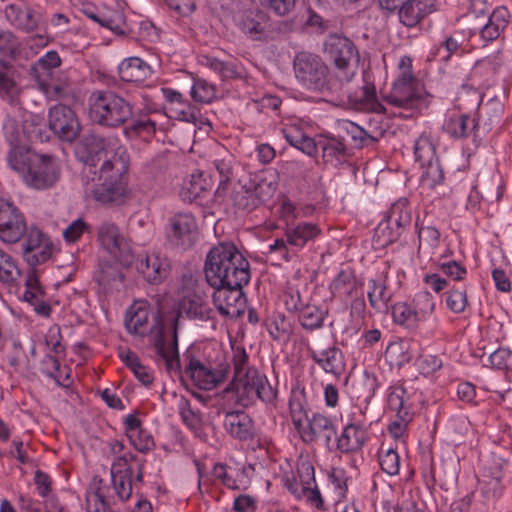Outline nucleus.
Masks as SVG:
<instances>
[{"instance_id": "1", "label": "nucleus", "mask_w": 512, "mask_h": 512, "mask_svg": "<svg viewBox=\"0 0 512 512\" xmlns=\"http://www.w3.org/2000/svg\"><path fill=\"white\" fill-rule=\"evenodd\" d=\"M77 159L83 163L82 180L86 191L103 204L118 202L126 190L130 157L116 137L85 135L78 143Z\"/></svg>"}, {"instance_id": "2", "label": "nucleus", "mask_w": 512, "mask_h": 512, "mask_svg": "<svg viewBox=\"0 0 512 512\" xmlns=\"http://www.w3.org/2000/svg\"><path fill=\"white\" fill-rule=\"evenodd\" d=\"M115 456L110 470V482L94 476L86 492L87 512H108L118 501L128 500L132 493L133 461L138 457L124 452V444L118 440L110 443Z\"/></svg>"}, {"instance_id": "3", "label": "nucleus", "mask_w": 512, "mask_h": 512, "mask_svg": "<svg viewBox=\"0 0 512 512\" xmlns=\"http://www.w3.org/2000/svg\"><path fill=\"white\" fill-rule=\"evenodd\" d=\"M125 327L129 333L139 336L154 332V347L157 354L165 360L167 368L179 366L177 318L172 320L170 326H165L160 316L150 311L146 301H136L126 314Z\"/></svg>"}, {"instance_id": "4", "label": "nucleus", "mask_w": 512, "mask_h": 512, "mask_svg": "<svg viewBox=\"0 0 512 512\" xmlns=\"http://www.w3.org/2000/svg\"><path fill=\"white\" fill-rule=\"evenodd\" d=\"M205 276L212 287L242 288L250 280L249 262L233 243L222 242L209 251Z\"/></svg>"}, {"instance_id": "5", "label": "nucleus", "mask_w": 512, "mask_h": 512, "mask_svg": "<svg viewBox=\"0 0 512 512\" xmlns=\"http://www.w3.org/2000/svg\"><path fill=\"white\" fill-rule=\"evenodd\" d=\"M293 70L296 79L309 91L319 93H339L344 86L329 76V68L320 56L309 52H299L294 57Z\"/></svg>"}, {"instance_id": "6", "label": "nucleus", "mask_w": 512, "mask_h": 512, "mask_svg": "<svg viewBox=\"0 0 512 512\" xmlns=\"http://www.w3.org/2000/svg\"><path fill=\"white\" fill-rule=\"evenodd\" d=\"M221 397L247 407L256 399L265 403H273L277 397V391L265 376L260 375L257 371H250L246 374L240 373L237 379H232L230 385L222 390Z\"/></svg>"}, {"instance_id": "7", "label": "nucleus", "mask_w": 512, "mask_h": 512, "mask_svg": "<svg viewBox=\"0 0 512 512\" xmlns=\"http://www.w3.org/2000/svg\"><path fill=\"white\" fill-rule=\"evenodd\" d=\"M132 115L131 103L112 91H94L89 97V116L99 125L119 127Z\"/></svg>"}, {"instance_id": "8", "label": "nucleus", "mask_w": 512, "mask_h": 512, "mask_svg": "<svg viewBox=\"0 0 512 512\" xmlns=\"http://www.w3.org/2000/svg\"><path fill=\"white\" fill-rule=\"evenodd\" d=\"M325 51L337 69L338 82L342 85L351 81L359 61L358 51L353 42L343 36L332 35L325 42Z\"/></svg>"}, {"instance_id": "9", "label": "nucleus", "mask_w": 512, "mask_h": 512, "mask_svg": "<svg viewBox=\"0 0 512 512\" xmlns=\"http://www.w3.org/2000/svg\"><path fill=\"white\" fill-rule=\"evenodd\" d=\"M399 68L401 75L394 82L391 92L385 96V101L399 108H416L422 100V92L412 75L411 59L401 58Z\"/></svg>"}, {"instance_id": "10", "label": "nucleus", "mask_w": 512, "mask_h": 512, "mask_svg": "<svg viewBox=\"0 0 512 512\" xmlns=\"http://www.w3.org/2000/svg\"><path fill=\"white\" fill-rule=\"evenodd\" d=\"M23 213L11 202L0 199V240L14 244L27 232Z\"/></svg>"}, {"instance_id": "11", "label": "nucleus", "mask_w": 512, "mask_h": 512, "mask_svg": "<svg viewBox=\"0 0 512 512\" xmlns=\"http://www.w3.org/2000/svg\"><path fill=\"white\" fill-rule=\"evenodd\" d=\"M48 125L57 137L66 142H73L80 132L76 113L63 104H57L49 109Z\"/></svg>"}, {"instance_id": "12", "label": "nucleus", "mask_w": 512, "mask_h": 512, "mask_svg": "<svg viewBox=\"0 0 512 512\" xmlns=\"http://www.w3.org/2000/svg\"><path fill=\"white\" fill-rule=\"evenodd\" d=\"M61 167L58 161L47 155H39L24 182L37 190L53 187L60 179Z\"/></svg>"}, {"instance_id": "13", "label": "nucleus", "mask_w": 512, "mask_h": 512, "mask_svg": "<svg viewBox=\"0 0 512 512\" xmlns=\"http://www.w3.org/2000/svg\"><path fill=\"white\" fill-rule=\"evenodd\" d=\"M197 234V223L191 213H177L168 221L166 238L175 247H191L197 239Z\"/></svg>"}, {"instance_id": "14", "label": "nucleus", "mask_w": 512, "mask_h": 512, "mask_svg": "<svg viewBox=\"0 0 512 512\" xmlns=\"http://www.w3.org/2000/svg\"><path fill=\"white\" fill-rule=\"evenodd\" d=\"M98 240L102 247L124 265L132 262L130 246L118 227L111 222H103L97 229Z\"/></svg>"}, {"instance_id": "15", "label": "nucleus", "mask_w": 512, "mask_h": 512, "mask_svg": "<svg viewBox=\"0 0 512 512\" xmlns=\"http://www.w3.org/2000/svg\"><path fill=\"white\" fill-rule=\"evenodd\" d=\"M383 9L397 11L400 22L407 27L416 26L430 11L421 0H379Z\"/></svg>"}, {"instance_id": "16", "label": "nucleus", "mask_w": 512, "mask_h": 512, "mask_svg": "<svg viewBox=\"0 0 512 512\" xmlns=\"http://www.w3.org/2000/svg\"><path fill=\"white\" fill-rule=\"evenodd\" d=\"M214 288L213 303L221 315L234 318L244 312L245 298L242 288H231L225 285Z\"/></svg>"}, {"instance_id": "17", "label": "nucleus", "mask_w": 512, "mask_h": 512, "mask_svg": "<svg viewBox=\"0 0 512 512\" xmlns=\"http://www.w3.org/2000/svg\"><path fill=\"white\" fill-rule=\"evenodd\" d=\"M238 27L250 39L267 40L270 34V16L259 9L242 12L237 20Z\"/></svg>"}, {"instance_id": "18", "label": "nucleus", "mask_w": 512, "mask_h": 512, "mask_svg": "<svg viewBox=\"0 0 512 512\" xmlns=\"http://www.w3.org/2000/svg\"><path fill=\"white\" fill-rule=\"evenodd\" d=\"M52 241L38 228L31 227L27 232L24 257L30 266L46 262L52 254Z\"/></svg>"}, {"instance_id": "19", "label": "nucleus", "mask_w": 512, "mask_h": 512, "mask_svg": "<svg viewBox=\"0 0 512 512\" xmlns=\"http://www.w3.org/2000/svg\"><path fill=\"white\" fill-rule=\"evenodd\" d=\"M299 435L305 443H312L319 438L325 442V446L332 448V439L336 435L335 426L330 418L322 414H313L306 421Z\"/></svg>"}, {"instance_id": "20", "label": "nucleus", "mask_w": 512, "mask_h": 512, "mask_svg": "<svg viewBox=\"0 0 512 512\" xmlns=\"http://www.w3.org/2000/svg\"><path fill=\"white\" fill-rule=\"evenodd\" d=\"M137 269L149 283L159 284L168 277L171 264L165 255L153 252L138 259Z\"/></svg>"}, {"instance_id": "21", "label": "nucleus", "mask_w": 512, "mask_h": 512, "mask_svg": "<svg viewBox=\"0 0 512 512\" xmlns=\"http://www.w3.org/2000/svg\"><path fill=\"white\" fill-rule=\"evenodd\" d=\"M310 357L325 372L333 375H339L344 370V361L341 350L335 345L325 347L320 342L315 344V348L308 349Z\"/></svg>"}, {"instance_id": "22", "label": "nucleus", "mask_w": 512, "mask_h": 512, "mask_svg": "<svg viewBox=\"0 0 512 512\" xmlns=\"http://www.w3.org/2000/svg\"><path fill=\"white\" fill-rule=\"evenodd\" d=\"M186 373L196 386L203 390H211L216 387L226 376L224 369H213L204 365L199 360L191 359L186 368Z\"/></svg>"}, {"instance_id": "23", "label": "nucleus", "mask_w": 512, "mask_h": 512, "mask_svg": "<svg viewBox=\"0 0 512 512\" xmlns=\"http://www.w3.org/2000/svg\"><path fill=\"white\" fill-rule=\"evenodd\" d=\"M5 18L15 28L30 33L38 27L39 19L31 8L19 4H9L4 10Z\"/></svg>"}, {"instance_id": "24", "label": "nucleus", "mask_w": 512, "mask_h": 512, "mask_svg": "<svg viewBox=\"0 0 512 512\" xmlns=\"http://www.w3.org/2000/svg\"><path fill=\"white\" fill-rule=\"evenodd\" d=\"M422 173L420 177L421 187L425 190H434L441 197L451 194V189L443 187L444 171L439 159L422 164Z\"/></svg>"}, {"instance_id": "25", "label": "nucleus", "mask_w": 512, "mask_h": 512, "mask_svg": "<svg viewBox=\"0 0 512 512\" xmlns=\"http://www.w3.org/2000/svg\"><path fill=\"white\" fill-rule=\"evenodd\" d=\"M319 149L322 151V158L326 164L338 166L347 157V147L344 144L342 137H335L333 135H319L318 136Z\"/></svg>"}, {"instance_id": "26", "label": "nucleus", "mask_w": 512, "mask_h": 512, "mask_svg": "<svg viewBox=\"0 0 512 512\" xmlns=\"http://www.w3.org/2000/svg\"><path fill=\"white\" fill-rule=\"evenodd\" d=\"M366 441V431L359 425L347 424L336 438V450L341 453H354L363 447Z\"/></svg>"}, {"instance_id": "27", "label": "nucleus", "mask_w": 512, "mask_h": 512, "mask_svg": "<svg viewBox=\"0 0 512 512\" xmlns=\"http://www.w3.org/2000/svg\"><path fill=\"white\" fill-rule=\"evenodd\" d=\"M224 426L232 437L239 440H247L253 435V421L243 411L225 412Z\"/></svg>"}, {"instance_id": "28", "label": "nucleus", "mask_w": 512, "mask_h": 512, "mask_svg": "<svg viewBox=\"0 0 512 512\" xmlns=\"http://www.w3.org/2000/svg\"><path fill=\"white\" fill-rule=\"evenodd\" d=\"M38 157L39 155L32 152L26 144L10 148L7 153V162L9 167L24 179Z\"/></svg>"}, {"instance_id": "29", "label": "nucleus", "mask_w": 512, "mask_h": 512, "mask_svg": "<svg viewBox=\"0 0 512 512\" xmlns=\"http://www.w3.org/2000/svg\"><path fill=\"white\" fill-rule=\"evenodd\" d=\"M121 80L125 82L140 83L145 81L151 74L150 66L138 57H131L118 67Z\"/></svg>"}, {"instance_id": "30", "label": "nucleus", "mask_w": 512, "mask_h": 512, "mask_svg": "<svg viewBox=\"0 0 512 512\" xmlns=\"http://www.w3.org/2000/svg\"><path fill=\"white\" fill-rule=\"evenodd\" d=\"M298 475L301 480L302 497H306L316 508L320 509L323 506V500L315 484L313 466L303 464L298 470Z\"/></svg>"}, {"instance_id": "31", "label": "nucleus", "mask_w": 512, "mask_h": 512, "mask_svg": "<svg viewBox=\"0 0 512 512\" xmlns=\"http://www.w3.org/2000/svg\"><path fill=\"white\" fill-rule=\"evenodd\" d=\"M13 51L12 37L10 33H0V94L9 95L13 88L14 82L6 76V63L8 56Z\"/></svg>"}, {"instance_id": "32", "label": "nucleus", "mask_w": 512, "mask_h": 512, "mask_svg": "<svg viewBox=\"0 0 512 512\" xmlns=\"http://www.w3.org/2000/svg\"><path fill=\"white\" fill-rule=\"evenodd\" d=\"M320 233L321 230L316 224L301 222L294 228H288L285 236L289 245L302 248L308 241L319 236Z\"/></svg>"}, {"instance_id": "33", "label": "nucleus", "mask_w": 512, "mask_h": 512, "mask_svg": "<svg viewBox=\"0 0 512 512\" xmlns=\"http://www.w3.org/2000/svg\"><path fill=\"white\" fill-rule=\"evenodd\" d=\"M352 102L358 103L361 109H366L374 113H387L386 107L381 104L376 97L373 85L365 84L354 95H348Z\"/></svg>"}, {"instance_id": "34", "label": "nucleus", "mask_w": 512, "mask_h": 512, "mask_svg": "<svg viewBox=\"0 0 512 512\" xmlns=\"http://www.w3.org/2000/svg\"><path fill=\"white\" fill-rule=\"evenodd\" d=\"M180 314H185L193 319H205L208 316V308L201 294H193L190 297L179 299L178 315ZM178 317L176 318L178 319Z\"/></svg>"}, {"instance_id": "35", "label": "nucleus", "mask_w": 512, "mask_h": 512, "mask_svg": "<svg viewBox=\"0 0 512 512\" xmlns=\"http://www.w3.org/2000/svg\"><path fill=\"white\" fill-rule=\"evenodd\" d=\"M60 64L59 54L56 51H49L31 67V75L36 81L48 79L53 77V69L60 66Z\"/></svg>"}, {"instance_id": "36", "label": "nucleus", "mask_w": 512, "mask_h": 512, "mask_svg": "<svg viewBox=\"0 0 512 512\" xmlns=\"http://www.w3.org/2000/svg\"><path fill=\"white\" fill-rule=\"evenodd\" d=\"M387 227H396L398 230L408 226L411 223V210L407 199H400L389 209L387 218Z\"/></svg>"}, {"instance_id": "37", "label": "nucleus", "mask_w": 512, "mask_h": 512, "mask_svg": "<svg viewBox=\"0 0 512 512\" xmlns=\"http://www.w3.org/2000/svg\"><path fill=\"white\" fill-rule=\"evenodd\" d=\"M21 275L16 260L12 255L0 248V282L6 286H13Z\"/></svg>"}, {"instance_id": "38", "label": "nucleus", "mask_w": 512, "mask_h": 512, "mask_svg": "<svg viewBox=\"0 0 512 512\" xmlns=\"http://www.w3.org/2000/svg\"><path fill=\"white\" fill-rule=\"evenodd\" d=\"M474 127V119L463 114H453L446 120L443 129L454 138H462Z\"/></svg>"}, {"instance_id": "39", "label": "nucleus", "mask_w": 512, "mask_h": 512, "mask_svg": "<svg viewBox=\"0 0 512 512\" xmlns=\"http://www.w3.org/2000/svg\"><path fill=\"white\" fill-rule=\"evenodd\" d=\"M61 339L62 336L60 327L58 325L50 327L45 341L47 346L50 347L51 352L54 353V355L47 354L43 360V363L52 366L54 370H59L60 367L57 355L63 353L65 350L64 346L61 343Z\"/></svg>"}, {"instance_id": "40", "label": "nucleus", "mask_w": 512, "mask_h": 512, "mask_svg": "<svg viewBox=\"0 0 512 512\" xmlns=\"http://www.w3.org/2000/svg\"><path fill=\"white\" fill-rule=\"evenodd\" d=\"M250 185L254 199L258 206L268 200H270L277 189V184L267 177L255 176L248 181Z\"/></svg>"}, {"instance_id": "41", "label": "nucleus", "mask_w": 512, "mask_h": 512, "mask_svg": "<svg viewBox=\"0 0 512 512\" xmlns=\"http://www.w3.org/2000/svg\"><path fill=\"white\" fill-rule=\"evenodd\" d=\"M331 291L337 296H352L357 289V281L349 271H340L330 285Z\"/></svg>"}, {"instance_id": "42", "label": "nucleus", "mask_w": 512, "mask_h": 512, "mask_svg": "<svg viewBox=\"0 0 512 512\" xmlns=\"http://www.w3.org/2000/svg\"><path fill=\"white\" fill-rule=\"evenodd\" d=\"M324 311L316 305L306 304L298 314L301 325L308 330L320 328L324 320Z\"/></svg>"}, {"instance_id": "43", "label": "nucleus", "mask_w": 512, "mask_h": 512, "mask_svg": "<svg viewBox=\"0 0 512 512\" xmlns=\"http://www.w3.org/2000/svg\"><path fill=\"white\" fill-rule=\"evenodd\" d=\"M379 464L381 469L390 476L397 475L400 470V457L395 449L386 447L384 444L381 446L379 452Z\"/></svg>"}, {"instance_id": "44", "label": "nucleus", "mask_w": 512, "mask_h": 512, "mask_svg": "<svg viewBox=\"0 0 512 512\" xmlns=\"http://www.w3.org/2000/svg\"><path fill=\"white\" fill-rule=\"evenodd\" d=\"M368 299L374 309L382 310L387 307L391 296L387 292L386 285L383 282H377L372 279L369 281Z\"/></svg>"}, {"instance_id": "45", "label": "nucleus", "mask_w": 512, "mask_h": 512, "mask_svg": "<svg viewBox=\"0 0 512 512\" xmlns=\"http://www.w3.org/2000/svg\"><path fill=\"white\" fill-rule=\"evenodd\" d=\"M392 317L396 323L404 325L408 328H415L420 322L415 314L413 306L403 302H399L393 305Z\"/></svg>"}, {"instance_id": "46", "label": "nucleus", "mask_w": 512, "mask_h": 512, "mask_svg": "<svg viewBox=\"0 0 512 512\" xmlns=\"http://www.w3.org/2000/svg\"><path fill=\"white\" fill-rule=\"evenodd\" d=\"M177 408L182 421L188 428L196 430L201 426V415L199 411L191 407V403L188 399L180 397L177 402Z\"/></svg>"}, {"instance_id": "47", "label": "nucleus", "mask_w": 512, "mask_h": 512, "mask_svg": "<svg viewBox=\"0 0 512 512\" xmlns=\"http://www.w3.org/2000/svg\"><path fill=\"white\" fill-rule=\"evenodd\" d=\"M435 301L429 292L418 293L413 300V309L418 320L425 321L434 311Z\"/></svg>"}, {"instance_id": "48", "label": "nucleus", "mask_w": 512, "mask_h": 512, "mask_svg": "<svg viewBox=\"0 0 512 512\" xmlns=\"http://www.w3.org/2000/svg\"><path fill=\"white\" fill-rule=\"evenodd\" d=\"M414 155L416 161L420 162V165L427 164L428 162L438 159L435 154V147L433 143L425 135H421L415 141Z\"/></svg>"}, {"instance_id": "49", "label": "nucleus", "mask_w": 512, "mask_h": 512, "mask_svg": "<svg viewBox=\"0 0 512 512\" xmlns=\"http://www.w3.org/2000/svg\"><path fill=\"white\" fill-rule=\"evenodd\" d=\"M39 89L49 98L58 99L67 95V84L54 77L37 81Z\"/></svg>"}, {"instance_id": "50", "label": "nucleus", "mask_w": 512, "mask_h": 512, "mask_svg": "<svg viewBox=\"0 0 512 512\" xmlns=\"http://www.w3.org/2000/svg\"><path fill=\"white\" fill-rule=\"evenodd\" d=\"M4 136L10 148L20 145H26V136L18 122L14 119H8L4 124Z\"/></svg>"}, {"instance_id": "51", "label": "nucleus", "mask_w": 512, "mask_h": 512, "mask_svg": "<svg viewBox=\"0 0 512 512\" xmlns=\"http://www.w3.org/2000/svg\"><path fill=\"white\" fill-rule=\"evenodd\" d=\"M291 420L295 427V429L300 432V430L305 425L306 421L309 420L303 406V396L294 395L289 402Z\"/></svg>"}, {"instance_id": "52", "label": "nucleus", "mask_w": 512, "mask_h": 512, "mask_svg": "<svg viewBox=\"0 0 512 512\" xmlns=\"http://www.w3.org/2000/svg\"><path fill=\"white\" fill-rule=\"evenodd\" d=\"M191 96L195 101L210 103L216 96L215 88L204 79H197L191 89Z\"/></svg>"}, {"instance_id": "53", "label": "nucleus", "mask_w": 512, "mask_h": 512, "mask_svg": "<svg viewBox=\"0 0 512 512\" xmlns=\"http://www.w3.org/2000/svg\"><path fill=\"white\" fill-rule=\"evenodd\" d=\"M123 280L124 276L121 271L112 265L103 267L98 277V282L100 285L116 289H118Z\"/></svg>"}, {"instance_id": "54", "label": "nucleus", "mask_w": 512, "mask_h": 512, "mask_svg": "<svg viewBox=\"0 0 512 512\" xmlns=\"http://www.w3.org/2000/svg\"><path fill=\"white\" fill-rule=\"evenodd\" d=\"M343 128L351 135V138L354 141H359L358 145L360 147L365 145L369 139H376L380 135V132L367 131L365 128L349 121L343 123Z\"/></svg>"}, {"instance_id": "55", "label": "nucleus", "mask_w": 512, "mask_h": 512, "mask_svg": "<svg viewBox=\"0 0 512 512\" xmlns=\"http://www.w3.org/2000/svg\"><path fill=\"white\" fill-rule=\"evenodd\" d=\"M234 203L241 209L252 210L258 206L248 182L243 184L234 194Z\"/></svg>"}, {"instance_id": "56", "label": "nucleus", "mask_w": 512, "mask_h": 512, "mask_svg": "<svg viewBox=\"0 0 512 512\" xmlns=\"http://www.w3.org/2000/svg\"><path fill=\"white\" fill-rule=\"evenodd\" d=\"M259 2L275 14L285 16L293 10L296 0H259Z\"/></svg>"}, {"instance_id": "57", "label": "nucleus", "mask_w": 512, "mask_h": 512, "mask_svg": "<svg viewBox=\"0 0 512 512\" xmlns=\"http://www.w3.org/2000/svg\"><path fill=\"white\" fill-rule=\"evenodd\" d=\"M447 306L455 313H461L467 306V296L465 290L453 289L448 293L446 299Z\"/></svg>"}, {"instance_id": "58", "label": "nucleus", "mask_w": 512, "mask_h": 512, "mask_svg": "<svg viewBox=\"0 0 512 512\" xmlns=\"http://www.w3.org/2000/svg\"><path fill=\"white\" fill-rule=\"evenodd\" d=\"M404 394L405 391L401 387L393 388L388 395V406L392 411L397 412V414L403 418L402 413L407 415V411L405 410L404 404Z\"/></svg>"}, {"instance_id": "59", "label": "nucleus", "mask_w": 512, "mask_h": 512, "mask_svg": "<svg viewBox=\"0 0 512 512\" xmlns=\"http://www.w3.org/2000/svg\"><path fill=\"white\" fill-rule=\"evenodd\" d=\"M131 444L139 452L145 453L154 446L153 438L143 430L129 434Z\"/></svg>"}, {"instance_id": "60", "label": "nucleus", "mask_w": 512, "mask_h": 512, "mask_svg": "<svg viewBox=\"0 0 512 512\" xmlns=\"http://www.w3.org/2000/svg\"><path fill=\"white\" fill-rule=\"evenodd\" d=\"M205 64L218 73L222 78H232L235 76L236 71L229 63L220 61L217 58L205 57Z\"/></svg>"}, {"instance_id": "61", "label": "nucleus", "mask_w": 512, "mask_h": 512, "mask_svg": "<svg viewBox=\"0 0 512 512\" xmlns=\"http://www.w3.org/2000/svg\"><path fill=\"white\" fill-rule=\"evenodd\" d=\"M86 229L87 224L84 220L81 218L76 219L63 231V237L66 242L74 243L82 236Z\"/></svg>"}, {"instance_id": "62", "label": "nucleus", "mask_w": 512, "mask_h": 512, "mask_svg": "<svg viewBox=\"0 0 512 512\" xmlns=\"http://www.w3.org/2000/svg\"><path fill=\"white\" fill-rule=\"evenodd\" d=\"M491 364L498 369H507L512 363V352L509 349L499 348L490 357Z\"/></svg>"}, {"instance_id": "63", "label": "nucleus", "mask_w": 512, "mask_h": 512, "mask_svg": "<svg viewBox=\"0 0 512 512\" xmlns=\"http://www.w3.org/2000/svg\"><path fill=\"white\" fill-rule=\"evenodd\" d=\"M193 294H200L196 279L191 275H183L178 288L179 299L190 297Z\"/></svg>"}, {"instance_id": "64", "label": "nucleus", "mask_w": 512, "mask_h": 512, "mask_svg": "<svg viewBox=\"0 0 512 512\" xmlns=\"http://www.w3.org/2000/svg\"><path fill=\"white\" fill-rule=\"evenodd\" d=\"M284 138L293 147L300 149L307 135L297 126H289L282 130Z\"/></svg>"}]
</instances>
